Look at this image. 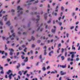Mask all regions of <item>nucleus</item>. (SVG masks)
Wrapping results in <instances>:
<instances>
[{"mask_svg": "<svg viewBox=\"0 0 80 80\" xmlns=\"http://www.w3.org/2000/svg\"><path fill=\"white\" fill-rule=\"evenodd\" d=\"M67 52H66L65 53V57H66V56H67Z\"/></svg>", "mask_w": 80, "mask_h": 80, "instance_id": "63", "label": "nucleus"}, {"mask_svg": "<svg viewBox=\"0 0 80 80\" xmlns=\"http://www.w3.org/2000/svg\"><path fill=\"white\" fill-rule=\"evenodd\" d=\"M18 73L19 74H20V75H22V72L21 71H19Z\"/></svg>", "mask_w": 80, "mask_h": 80, "instance_id": "35", "label": "nucleus"}, {"mask_svg": "<svg viewBox=\"0 0 80 80\" xmlns=\"http://www.w3.org/2000/svg\"><path fill=\"white\" fill-rule=\"evenodd\" d=\"M0 70H3V67H1V65H0Z\"/></svg>", "mask_w": 80, "mask_h": 80, "instance_id": "34", "label": "nucleus"}, {"mask_svg": "<svg viewBox=\"0 0 80 80\" xmlns=\"http://www.w3.org/2000/svg\"><path fill=\"white\" fill-rule=\"evenodd\" d=\"M78 10V8H76L75 9V11H77Z\"/></svg>", "mask_w": 80, "mask_h": 80, "instance_id": "54", "label": "nucleus"}, {"mask_svg": "<svg viewBox=\"0 0 80 80\" xmlns=\"http://www.w3.org/2000/svg\"><path fill=\"white\" fill-rule=\"evenodd\" d=\"M6 25H7L8 26H9V25H10V21H8L6 23Z\"/></svg>", "mask_w": 80, "mask_h": 80, "instance_id": "11", "label": "nucleus"}, {"mask_svg": "<svg viewBox=\"0 0 80 80\" xmlns=\"http://www.w3.org/2000/svg\"><path fill=\"white\" fill-rule=\"evenodd\" d=\"M17 10L19 15H21L23 13V9L20 6H18Z\"/></svg>", "mask_w": 80, "mask_h": 80, "instance_id": "2", "label": "nucleus"}, {"mask_svg": "<svg viewBox=\"0 0 80 80\" xmlns=\"http://www.w3.org/2000/svg\"><path fill=\"white\" fill-rule=\"evenodd\" d=\"M72 50H75V48L74 47V45L73 44L72 45Z\"/></svg>", "mask_w": 80, "mask_h": 80, "instance_id": "25", "label": "nucleus"}, {"mask_svg": "<svg viewBox=\"0 0 80 80\" xmlns=\"http://www.w3.org/2000/svg\"><path fill=\"white\" fill-rule=\"evenodd\" d=\"M73 28H74V26H72V27H71V28H70L71 30H72V29H73Z\"/></svg>", "mask_w": 80, "mask_h": 80, "instance_id": "40", "label": "nucleus"}, {"mask_svg": "<svg viewBox=\"0 0 80 80\" xmlns=\"http://www.w3.org/2000/svg\"><path fill=\"white\" fill-rule=\"evenodd\" d=\"M20 54V52H18L17 54V56H18V55Z\"/></svg>", "mask_w": 80, "mask_h": 80, "instance_id": "55", "label": "nucleus"}, {"mask_svg": "<svg viewBox=\"0 0 80 80\" xmlns=\"http://www.w3.org/2000/svg\"><path fill=\"white\" fill-rule=\"evenodd\" d=\"M47 11H48V13H50V12H50V9H48Z\"/></svg>", "mask_w": 80, "mask_h": 80, "instance_id": "28", "label": "nucleus"}, {"mask_svg": "<svg viewBox=\"0 0 80 80\" xmlns=\"http://www.w3.org/2000/svg\"><path fill=\"white\" fill-rule=\"evenodd\" d=\"M21 58L22 59H24V58H25V57H24L23 55H21Z\"/></svg>", "mask_w": 80, "mask_h": 80, "instance_id": "31", "label": "nucleus"}, {"mask_svg": "<svg viewBox=\"0 0 80 80\" xmlns=\"http://www.w3.org/2000/svg\"><path fill=\"white\" fill-rule=\"evenodd\" d=\"M35 0H29L28 1L26 2V3L28 5H30L32 4L31 2H33V1H34Z\"/></svg>", "mask_w": 80, "mask_h": 80, "instance_id": "3", "label": "nucleus"}, {"mask_svg": "<svg viewBox=\"0 0 80 80\" xmlns=\"http://www.w3.org/2000/svg\"><path fill=\"white\" fill-rule=\"evenodd\" d=\"M59 7V6L58 5L56 7L55 12H58V8Z\"/></svg>", "mask_w": 80, "mask_h": 80, "instance_id": "8", "label": "nucleus"}, {"mask_svg": "<svg viewBox=\"0 0 80 80\" xmlns=\"http://www.w3.org/2000/svg\"><path fill=\"white\" fill-rule=\"evenodd\" d=\"M57 73V71L56 70H55L54 71H52L51 72V73L52 74H54V73Z\"/></svg>", "mask_w": 80, "mask_h": 80, "instance_id": "12", "label": "nucleus"}, {"mask_svg": "<svg viewBox=\"0 0 80 80\" xmlns=\"http://www.w3.org/2000/svg\"><path fill=\"white\" fill-rule=\"evenodd\" d=\"M0 25L1 26H3V22L2 21H0Z\"/></svg>", "mask_w": 80, "mask_h": 80, "instance_id": "18", "label": "nucleus"}, {"mask_svg": "<svg viewBox=\"0 0 80 80\" xmlns=\"http://www.w3.org/2000/svg\"><path fill=\"white\" fill-rule=\"evenodd\" d=\"M64 9V8L62 6L61 7V10H63V9Z\"/></svg>", "mask_w": 80, "mask_h": 80, "instance_id": "37", "label": "nucleus"}, {"mask_svg": "<svg viewBox=\"0 0 80 80\" xmlns=\"http://www.w3.org/2000/svg\"><path fill=\"white\" fill-rule=\"evenodd\" d=\"M4 53H5L4 51H0V53H1L2 55H3Z\"/></svg>", "mask_w": 80, "mask_h": 80, "instance_id": "24", "label": "nucleus"}, {"mask_svg": "<svg viewBox=\"0 0 80 80\" xmlns=\"http://www.w3.org/2000/svg\"><path fill=\"white\" fill-rule=\"evenodd\" d=\"M41 38H42L43 39H45V36H42L41 37Z\"/></svg>", "mask_w": 80, "mask_h": 80, "instance_id": "48", "label": "nucleus"}, {"mask_svg": "<svg viewBox=\"0 0 80 80\" xmlns=\"http://www.w3.org/2000/svg\"><path fill=\"white\" fill-rule=\"evenodd\" d=\"M59 24L60 26H61L62 25V22H59Z\"/></svg>", "mask_w": 80, "mask_h": 80, "instance_id": "42", "label": "nucleus"}, {"mask_svg": "<svg viewBox=\"0 0 80 80\" xmlns=\"http://www.w3.org/2000/svg\"><path fill=\"white\" fill-rule=\"evenodd\" d=\"M52 15H54L55 16H57V13L55 12H53L52 13Z\"/></svg>", "mask_w": 80, "mask_h": 80, "instance_id": "20", "label": "nucleus"}, {"mask_svg": "<svg viewBox=\"0 0 80 80\" xmlns=\"http://www.w3.org/2000/svg\"><path fill=\"white\" fill-rule=\"evenodd\" d=\"M9 50L10 52V55H13V52H14V50H13V49L12 48L9 49Z\"/></svg>", "mask_w": 80, "mask_h": 80, "instance_id": "4", "label": "nucleus"}, {"mask_svg": "<svg viewBox=\"0 0 80 80\" xmlns=\"http://www.w3.org/2000/svg\"><path fill=\"white\" fill-rule=\"evenodd\" d=\"M47 51V50L46 49H45L44 50V54L45 55H47V52H46Z\"/></svg>", "mask_w": 80, "mask_h": 80, "instance_id": "22", "label": "nucleus"}, {"mask_svg": "<svg viewBox=\"0 0 80 80\" xmlns=\"http://www.w3.org/2000/svg\"><path fill=\"white\" fill-rule=\"evenodd\" d=\"M22 48L21 47H19V50H22Z\"/></svg>", "mask_w": 80, "mask_h": 80, "instance_id": "49", "label": "nucleus"}, {"mask_svg": "<svg viewBox=\"0 0 80 80\" xmlns=\"http://www.w3.org/2000/svg\"><path fill=\"white\" fill-rule=\"evenodd\" d=\"M27 50V48H26L24 49V52H27V51L26 50Z\"/></svg>", "mask_w": 80, "mask_h": 80, "instance_id": "32", "label": "nucleus"}, {"mask_svg": "<svg viewBox=\"0 0 80 80\" xmlns=\"http://www.w3.org/2000/svg\"><path fill=\"white\" fill-rule=\"evenodd\" d=\"M20 65L19 64L18 66H17V68H18L20 67Z\"/></svg>", "mask_w": 80, "mask_h": 80, "instance_id": "39", "label": "nucleus"}, {"mask_svg": "<svg viewBox=\"0 0 80 80\" xmlns=\"http://www.w3.org/2000/svg\"><path fill=\"white\" fill-rule=\"evenodd\" d=\"M11 72V70H9L7 72V73L8 75H9L10 74V73Z\"/></svg>", "mask_w": 80, "mask_h": 80, "instance_id": "27", "label": "nucleus"}, {"mask_svg": "<svg viewBox=\"0 0 80 80\" xmlns=\"http://www.w3.org/2000/svg\"><path fill=\"white\" fill-rule=\"evenodd\" d=\"M30 53H31V54H33V51L32 50L30 51Z\"/></svg>", "mask_w": 80, "mask_h": 80, "instance_id": "59", "label": "nucleus"}, {"mask_svg": "<svg viewBox=\"0 0 80 80\" xmlns=\"http://www.w3.org/2000/svg\"><path fill=\"white\" fill-rule=\"evenodd\" d=\"M3 11V9H2L0 11V17H2V12Z\"/></svg>", "mask_w": 80, "mask_h": 80, "instance_id": "15", "label": "nucleus"}, {"mask_svg": "<svg viewBox=\"0 0 80 80\" xmlns=\"http://www.w3.org/2000/svg\"><path fill=\"white\" fill-rule=\"evenodd\" d=\"M7 17H8V15H6L3 16V18L4 19V21H7Z\"/></svg>", "mask_w": 80, "mask_h": 80, "instance_id": "5", "label": "nucleus"}, {"mask_svg": "<svg viewBox=\"0 0 80 80\" xmlns=\"http://www.w3.org/2000/svg\"><path fill=\"white\" fill-rule=\"evenodd\" d=\"M32 40H35V38L33 36L32 37Z\"/></svg>", "mask_w": 80, "mask_h": 80, "instance_id": "41", "label": "nucleus"}, {"mask_svg": "<svg viewBox=\"0 0 80 80\" xmlns=\"http://www.w3.org/2000/svg\"><path fill=\"white\" fill-rule=\"evenodd\" d=\"M61 58L62 60H64L65 59V57H64V56H61Z\"/></svg>", "mask_w": 80, "mask_h": 80, "instance_id": "26", "label": "nucleus"}, {"mask_svg": "<svg viewBox=\"0 0 80 80\" xmlns=\"http://www.w3.org/2000/svg\"><path fill=\"white\" fill-rule=\"evenodd\" d=\"M60 67L63 68H66V67H67V65L66 64H65L64 65H60Z\"/></svg>", "mask_w": 80, "mask_h": 80, "instance_id": "6", "label": "nucleus"}, {"mask_svg": "<svg viewBox=\"0 0 80 80\" xmlns=\"http://www.w3.org/2000/svg\"><path fill=\"white\" fill-rule=\"evenodd\" d=\"M64 18H65V15H64L62 16V19H64Z\"/></svg>", "mask_w": 80, "mask_h": 80, "instance_id": "64", "label": "nucleus"}, {"mask_svg": "<svg viewBox=\"0 0 80 80\" xmlns=\"http://www.w3.org/2000/svg\"><path fill=\"white\" fill-rule=\"evenodd\" d=\"M50 68V66H48L47 68V70H48Z\"/></svg>", "mask_w": 80, "mask_h": 80, "instance_id": "50", "label": "nucleus"}, {"mask_svg": "<svg viewBox=\"0 0 80 80\" xmlns=\"http://www.w3.org/2000/svg\"><path fill=\"white\" fill-rule=\"evenodd\" d=\"M61 46V43H59L58 45V47H59Z\"/></svg>", "mask_w": 80, "mask_h": 80, "instance_id": "61", "label": "nucleus"}, {"mask_svg": "<svg viewBox=\"0 0 80 80\" xmlns=\"http://www.w3.org/2000/svg\"><path fill=\"white\" fill-rule=\"evenodd\" d=\"M76 61H79L80 60V58H77L76 60Z\"/></svg>", "mask_w": 80, "mask_h": 80, "instance_id": "29", "label": "nucleus"}, {"mask_svg": "<svg viewBox=\"0 0 80 80\" xmlns=\"http://www.w3.org/2000/svg\"><path fill=\"white\" fill-rule=\"evenodd\" d=\"M51 21H52V19H50L48 21V23H50L51 22Z\"/></svg>", "mask_w": 80, "mask_h": 80, "instance_id": "30", "label": "nucleus"}, {"mask_svg": "<svg viewBox=\"0 0 80 80\" xmlns=\"http://www.w3.org/2000/svg\"><path fill=\"white\" fill-rule=\"evenodd\" d=\"M42 55H40V56H39V58L40 59H42Z\"/></svg>", "mask_w": 80, "mask_h": 80, "instance_id": "45", "label": "nucleus"}, {"mask_svg": "<svg viewBox=\"0 0 80 80\" xmlns=\"http://www.w3.org/2000/svg\"><path fill=\"white\" fill-rule=\"evenodd\" d=\"M42 71H45V70H46V68H45V67H43L42 68Z\"/></svg>", "mask_w": 80, "mask_h": 80, "instance_id": "21", "label": "nucleus"}, {"mask_svg": "<svg viewBox=\"0 0 80 80\" xmlns=\"http://www.w3.org/2000/svg\"><path fill=\"white\" fill-rule=\"evenodd\" d=\"M68 35H69L68 33H67L66 34V36L68 38Z\"/></svg>", "mask_w": 80, "mask_h": 80, "instance_id": "57", "label": "nucleus"}, {"mask_svg": "<svg viewBox=\"0 0 80 80\" xmlns=\"http://www.w3.org/2000/svg\"><path fill=\"white\" fill-rule=\"evenodd\" d=\"M53 53V51H52L49 52V56H52V54Z\"/></svg>", "mask_w": 80, "mask_h": 80, "instance_id": "13", "label": "nucleus"}, {"mask_svg": "<svg viewBox=\"0 0 80 80\" xmlns=\"http://www.w3.org/2000/svg\"><path fill=\"white\" fill-rule=\"evenodd\" d=\"M35 47V45L33 44L32 45V48H34Z\"/></svg>", "mask_w": 80, "mask_h": 80, "instance_id": "38", "label": "nucleus"}, {"mask_svg": "<svg viewBox=\"0 0 80 80\" xmlns=\"http://www.w3.org/2000/svg\"><path fill=\"white\" fill-rule=\"evenodd\" d=\"M30 74H27V77H29V76H30Z\"/></svg>", "mask_w": 80, "mask_h": 80, "instance_id": "52", "label": "nucleus"}, {"mask_svg": "<svg viewBox=\"0 0 80 80\" xmlns=\"http://www.w3.org/2000/svg\"><path fill=\"white\" fill-rule=\"evenodd\" d=\"M28 57H26V59L24 60V62H28Z\"/></svg>", "mask_w": 80, "mask_h": 80, "instance_id": "17", "label": "nucleus"}, {"mask_svg": "<svg viewBox=\"0 0 80 80\" xmlns=\"http://www.w3.org/2000/svg\"><path fill=\"white\" fill-rule=\"evenodd\" d=\"M22 55H25V54L23 52H21Z\"/></svg>", "mask_w": 80, "mask_h": 80, "instance_id": "51", "label": "nucleus"}, {"mask_svg": "<svg viewBox=\"0 0 80 80\" xmlns=\"http://www.w3.org/2000/svg\"><path fill=\"white\" fill-rule=\"evenodd\" d=\"M27 72V71H25L24 72V73H23L24 75H25V74H26Z\"/></svg>", "mask_w": 80, "mask_h": 80, "instance_id": "43", "label": "nucleus"}, {"mask_svg": "<svg viewBox=\"0 0 80 80\" xmlns=\"http://www.w3.org/2000/svg\"><path fill=\"white\" fill-rule=\"evenodd\" d=\"M60 73H61V75H65V74H66V73H67V72H63V71H61L60 72Z\"/></svg>", "mask_w": 80, "mask_h": 80, "instance_id": "9", "label": "nucleus"}, {"mask_svg": "<svg viewBox=\"0 0 80 80\" xmlns=\"http://www.w3.org/2000/svg\"><path fill=\"white\" fill-rule=\"evenodd\" d=\"M54 29H52V33H55V29L56 28V26H53Z\"/></svg>", "mask_w": 80, "mask_h": 80, "instance_id": "7", "label": "nucleus"}, {"mask_svg": "<svg viewBox=\"0 0 80 80\" xmlns=\"http://www.w3.org/2000/svg\"><path fill=\"white\" fill-rule=\"evenodd\" d=\"M62 53H63V51H64V49L62 48Z\"/></svg>", "mask_w": 80, "mask_h": 80, "instance_id": "53", "label": "nucleus"}, {"mask_svg": "<svg viewBox=\"0 0 80 80\" xmlns=\"http://www.w3.org/2000/svg\"><path fill=\"white\" fill-rule=\"evenodd\" d=\"M39 64V62H37V63L36 64V66H38Z\"/></svg>", "mask_w": 80, "mask_h": 80, "instance_id": "46", "label": "nucleus"}, {"mask_svg": "<svg viewBox=\"0 0 80 80\" xmlns=\"http://www.w3.org/2000/svg\"><path fill=\"white\" fill-rule=\"evenodd\" d=\"M12 73H11L8 76V78H9L10 80H11V79H12Z\"/></svg>", "mask_w": 80, "mask_h": 80, "instance_id": "14", "label": "nucleus"}, {"mask_svg": "<svg viewBox=\"0 0 80 80\" xmlns=\"http://www.w3.org/2000/svg\"><path fill=\"white\" fill-rule=\"evenodd\" d=\"M20 0H18L17 1V3H20Z\"/></svg>", "mask_w": 80, "mask_h": 80, "instance_id": "44", "label": "nucleus"}, {"mask_svg": "<svg viewBox=\"0 0 80 80\" xmlns=\"http://www.w3.org/2000/svg\"><path fill=\"white\" fill-rule=\"evenodd\" d=\"M15 33H13L12 34V36H10L9 37L7 38L6 39L5 38V37H2V39L3 40H6L7 41V43H10V41H9L10 40V38H11V40H13L14 39V38L15 37Z\"/></svg>", "mask_w": 80, "mask_h": 80, "instance_id": "1", "label": "nucleus"}, {"mask_svg": "<svg viewBox=\"0 0 80 80\" xmlns=\"http://www.w3.org/2000/svg\"><path fill=\"white\" fill-rule=\"evenodd\" d=\"M74 54H72L71 56L72 58L70 59V61H73V58H74Z\"/></svg>", "mask_w": 80, "mask_h": 80, "instance_id": "10", "label": "nucleus"}, {"mask_svg": "<svg viewBox=\"0 0 80 80\" xmlns=\"http://www.w3.org/2000/svg\"><path fill=\"white\" fill-rule=\"evenodd\" d=\"M44 25L46 27V28H47V25L46 24H44Z\"/></svg>", "mask_w": 80, "mask_h": 80, "instance_id": "58", "label": "nucleus"}, {"mask_svg": "<svg viewBox=\"0 0 80 80\" xmlns=\"http://www.w3.org/2000/svg\"><path fill=\"white\" fill-rule=\"evenodd\" d=\"M75 15V12H72V16H74V15Z\"/></svg>", "mask_w": 80, "mask_h": 80, "instance_id": "47", "label": "nucleus"}, {"mask_svg": "<svg viewBox=\"0 0 80 80\" xmlns=\"http://www.w3.org/2000/svg\"><path fill=\"white\" fill-rule=\"evenodd\" d=\"M47 18V13H46L44 15V18L46 19Z\"/></svg>", "mask_w": 80, "mask_h": 80, "instance_id": "19", "label": "nucleus"}, {"mask_svg": "<svg viewBox=\"0 0 80 80\" xmlns=\"http://www.w3.org/2000/svg\"><path fill=\"white\" fill-rule=\"evenodd\" d=\"M37 0V1H36L35 2V3H38V0Z\"/></svg>", "mask_w": 80, "mask_h": 80, "instance_id": "56", "label": "nucleus"}, {"mask_svg": "<svg viewBox=\"0 0 80 80\" xmlns=\"http://www.w3.org/2000/svg\"><path fill=\"white\" fill-rule=\"evenodd\" d=\"M37 18H38L37 19H36V21L37 22H38V21H39V20H40V16H37Z\"/></svg>", "mask_w": 80, "mask_h": 80, "instance_id": "16", "label": "nucleus"}, {"mask_svg": "<svg viewBox=\"0 0 80 80\" xmlns=\"http://www.w3.org/2000/svg\"><path fill=\"white\" fill-rule=\"evenodd\" d=\"M55 38H57L58 39H59V37H58L57 36H55Z\"/></svg>", "mask_w": 80, "mask_h": 80, "instance_id": "62", "label": "nucleus"}, {"mask_svg": "<svg viewBox=\"0 0 80 80\" xmlns=\"http://www.w3.org/2000/svg\"><path fill=\"white\" fill-rule=\"evenodd\" d=\"M11 12H15V10H14L13 9H12L11 10Z\"/></svg>", "mask_w": 80, "mask_h": 80, "instance_id": "60", "label": "nucleus"}, {"mask_svg": "<svg viewBox=\"0 0 80 80\" xmlns=\"http://www.w3.org/2000/svg\"><path fill=\"white\" fill-rule=\"evenodd\" d=\"M75 53H76V52H71L70 53L71 55H74L73 54H75Z\"/></svg>", "mask_w": 80, "mask_h": 80, "instance_id": "23", "label": "nucleus"}, {"mask_svg": "<svg viewBox=\"0 0 80 80\" xmlns=\"http://www.w3.org/2000/svg\"><path fill=\"white\" fill-rule=\"evenodd\" d=\"M48 36L49 37H52L53 35H51L50 34H48Z\"/></svg>", "mask_w": 80, "mask_h": 80, "instance_id": "36", "label": "nucleus"}, {"mask_svg": "<svg viewBox=\"0 0 80 80\" xmlns=\"http://www.w3.org/2000/svg\"><path fill=\"white\" fill-rule=\"evenodd\" d=\"M2 71L1 72V73L2 74H3L4 73V72H3V70H2Z\"/></svg>", "mask_w": 80, "mask_h": 80, "instance_id": "33", "label": "nucleus"}]
</instances>
